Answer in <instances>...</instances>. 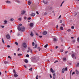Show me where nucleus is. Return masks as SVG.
<instances>
[{
    "label": "nucleus",
    "mask_w": 79,
    "mask_h": 79,
    "mask_svg": "<svg viewBox=\"0 0 79 79\" xmlns=\"http://www.w3.org/2000/svg\"><path fill=\"white\" fill-rule=\"evenodd\" d=\"M17 29L19 31H24L25 30V28L24 27H23L21 28V27L19 26L18 27Z\"/></svg>",
    "instance_id": "obj_1"
},
{
    "label": "nucleus",
    "mask_w": 79,
    "mask_h": 79,
    "mask_svg": "<svg viewBox=\"0 0 79 79\" xmlns=\"http://www.w3.org/2000/svg\"><path fill=\"white\" fill-rule=\"evenodd\" d=\"M23 47L24 48H26L27 47V45H26V43H23Z\"/></svg>",
    "instance_id": "obj_2"
},
{
    "label": "nucleus",
    "mask_w": 79,
    "mask_h": 79,
    "mask_svg": "<svg viewBox=\"0 0 79 79\" xmlns=\"http://www.w3.org/2000/svg\"><path fill=\"white\" fill-rule=\"evenodd\" d=\"M46 9L47 10H52V7H49V6H48L47 7Z\"/></svg>",
    "instance_id": "obj_3"
},
{
    "label": "nucleus",
    "mask_w": 79,
    "mask_h": 79,
    "mask_svg": "<svg viewBox=\"0 0 79 79\" xmlns=\"http://www.w3.org/2000/svg\"><path fill=\"white\" fill-rule=\"evenodd\" d=\"M6 38L7 39H10V35H9L7 34L6 35Z\"/></svg>",
    "instance_id": "obj_4"
},
{
    "label": "nucleus",
    "mask_w": 79,
    "mask_h": 79,
    "mask_svg": "<svg viewBox=\"0 0 79 79\" xmlns=\"http://www.w3.org/2000/svg\"><path fill=\"white\" fill-rule=\"evenodd\" d=\"M21 13L22 15H24V13H26V11L24 10H22V11H21Z\"/></svg>",
    "instance_id": "obj_5"
},
{
    "label": "nucleus",
    "mask_w": 79,
    "mask_h": 79,
    "mask_svg": "<svg viewBox=\"0 0 79 79\" xmlns=\"http://www.w3.org/2000/svg\"><path fill=\"white\" fill-rule=\"evenodd\" d=\"M50 71L52 73H55V71H54L52 68H51Z\"/></svg>",
    "instance_id": "obj_6"
},
{
    "label": "nucleus",
    "mask_w": 79,
    "mask_h": 79,
    "mask_svg": "<svg viewBox=\"0 0 79 79\" xmlns=\"http://www.w3.org/2000/svg\"><path fill=\"white\" fill-rule=\"evenodd\" d=\"M47 34V32L46 31H44L43 33V35H46Z\"/></svg>",
    "instance_id": "obj_7"
},
{
    "label": "nucleus",
    "mask_w": 79,
    "mask_h": 79,
    "mask_svg": "<svg viewBox=\"0 0 79 79\" xmlns=\"http://www.w3.org/2000/svg\"><path fill=\"white\" fill-rule=\"evenodd\" d=\"M64 71H65V69L64 68L62 70V73H64Z\"/></svg>",
    "instance_id": "obj_8"
},
{
    "label": "nucleus",
    "mask_w": 79,
    "mask_h": 79,
    "mask_svg": "<svg viewBox=\"0 0 79 79\" xmlns=\"http://www.w3.org/2000/svg\"><path fill=\"white\" fill-rule=\"evenodd\" d=\"M31 1H29L28 2V5H31Z\"/></svg>",
    "instance_id": "obj_9"
},
{
    "label": "nucleus",
    "mask_w": 79,
    "mask_h": 79,
    "mask_svg": "<svg viewBox=\"0 0 79 79\" xmlns=\"http://www.w3.org/2000/svg\"><path fill=\"white\" fill-rule=\"evenodd\" d=\"M43 2L44 3V4H47L48 3V2L47 1H43Z\"/></svg>",
    "instance_id": "obj_10"
},
{
    "label": "nucleus",
    "mask_w": 79,
    "mask_h": 79,
    "mask_svg": "<svg viewBox=\"0 0 79 79\" xmlns=\"http://www.w3.org/2000/svg\"><path fill=\"white\" fill-rule=\"evenodd\" d=\"M34 25V24L31 23L30 24V26L31 27H33V26Z\"/></svg>",
    "instance_id": "obj_11"
},
{
    "label": "nucleus",
    "mask_w": 79,
    "mask_h": 79,
    "mask_svg": "<svg viewBox=\"0 0 79 79\" xmlns=\"http://www.w3.org/2000/svg\"><path fill=\"white\" fill-rule=\"evenodd\" d=\"M63 61H66V58L65 57L63 58Z\"/></svg>",
    "instance_id": "obj_12"
},
{
    "label": "nucleus",
    "mask_w": 79,
    "mask_h": 79,
    "mask_svg": "<svg viewBox=\"0 0 79 79\" xmlns=\"http://www.w3.org/2000/svg\"><path fill=\"white\" fill-rule=\"evenodd\" d=\"M75 71H76V74H79V72L78 71H77V70H75Z\"/></svg>",
    "instance_id": "obj_13"
},
{
    "label": "nucleus",
    "mask_w": 79,
    "mask_h": 79,
    "mask_svg": "<svg viewBox=\"0 0 79 79\" xmlns=\"http://www.w3.org/2000/svg\"><path fill=\"white\" fill-rule=\"evenodd\" d=\"M35 15V13H33L31 14V16H34Z\"/></svg>",
    "instance_id": "obj_14"
},
{
    "label": "nucleus",
    "mask_w": 79,
    "mask_h": 79,
    "mask_svg": "<svg viewBox=\"0 0 79 79\" xmlns=\"http://www.w3.org/2000/svg\"><path fill=\"white\" fill-rule=\"evenodd\" d=\"M14 76L15 77H18V75L16 73H15Z\"/></svg>",
    "instance_id": "obj_15"
},
{
    "label": "nucleus",
    "mask_w": 79,
    "mask_h": 79,
    "mask_svg": "<svg viewBox=\"0 0 79 79\" xmlns=\"http://www.w3.org/2000/svg\"><path fill=\"white\" fill-rule=\"evenodd\" d=\"M24 61L25 63H28V61L27 59H25Z\"/></svg>",
    "instance_id": "obj_16"
},
{
    "label": "nucleus",
    "mask_w": 79,
    "mask_h": 79,
    "mask_svg": "<svg viewBox=\"0 0 79 79\" xmlns=\"http://www.w3.org/2000/svg\"><path fill=\"white\" fill-rule=\"evenodd\" d=\"M75 56V55L73 53L72 54V56L73 58V57H74Z\"/></svg>",
    "instance_id": "obj_17"
},
{
    "label": "nucleus",
    "mask_w": 79,
    "mask_h": 79,
    "mask_svg": "<svg viewBox=\"0 0 79 79\" xmlns=\"http://www.w3.org/2000/svg\"><path fill=\"white\" fill-rule=\"evenodd\" d=\"M28 50H30L31 51V53H32V51L31 49V48H30V47H28Z\"/></svg>",
    "instance_id": "obj_18"
},
{
    "label": "nucleus",
    "mask_w": 79,
    "mask_h": 79,
    "mask_svg": "<svg viewBox=\"0 0 79 79\" xmlns=\"http://www.w3.org/2000/svg\"><path fill=\"white\" fill-rule=\"evenodd\" d=\"M30 35H31V37H33V36H34V35H33V34L32 33V31H31V33L30 34Z\"/></svg>",
    "instance_id": "obj_19"
},
{
    "label": "nucleus",
    "mask_w": 79,
    "mask_h": 79,
    "mask_svg": "<svg viewBox=\"0 0 79 79\" xmlns=\"http://www.w3.org/2000/svg\"><path fill=\"white\" fill-rule=\"evenodd\" d=\"M48 44H46L44 46V47L45 48H47V47L48 46Z\"/></svg>",
    "instance_id": "obj_20"
},
{
    "label": "nucleus",
    "mask_w": 79,
    "mask_h": 79,
    "mask_svg": "<svg viewBox=\"0 0 79 79\" xmlns=\"http://www.w3.org/2000/svg\"><path fill=\"white\" fill-rule=\"evenodd\" d=\"M4 63H5V64H8L9 63L7 61H5Z\"/></svg>",
    "instance_id": "obj_21"
},
{
    "label": "nucleus",
    "mask_w": 79,
    "mask_h": 79,
    "mask_svg": "<svg viewBox=\"0 0 79 79\" xmlns=\"http://www.w3.org/2000/svg\"><path fill=\"white\" fill-rule=\"evenodd\" d=\"M56 40H56V38L53 39V41H54V42H56Z\"/></svg>",
    "instance_id": "obj_22"
},
{
    "label": "nucleus",
    "mask_w": 79,
    "mask_h": 79,
    "mask_svg": "<svg viewBox=\"0 0 79 79\" xmlns=\"http://www.w3.org/2000/svg\"><path fill=\"white\" fill-rule=\"evenodd\" d=\"M13 20H14V19H13V18H11L10 19V21H13Z\"/></svg>",
    "instance_id": "obj_23"
},
{
    "label": "nucleus",
    "mask_w": 79,
    "mask_h": 79,
    "mask_svg": "<svg viewBox=\"0 0 79 79\" xmlns=\"http://www.w3.org/2000/svg\"><path fill=\"white\" fill-rule=\"evenodd\" d=\"M4 22L5 23L4 24H6V23H7V21L6 20H5L4 21Z\"/></svg>",
    "instance_id": "obj_24"
},
{
    "label": "nucleus",
    "mask_w": 79,
    "mask_h": 79,
    "mask_svg": "<svg viewBox=\"0 0 79 79\" xmlns=\"http://www.w3.org/2000/svg\"><path fill=\"white\" fill-rule=\"evenodd\" d=\"M29 71H32V68H31V69H29Z\"/></svg>",
    "instance_id": "obj_25"
},
{
    "label": "nucleus",
    "mask_w": 79,
    "mask_h": 79,
    "mask_svg": "<svg viewBox=\"0 0 79 79\" xmlns=\"http://www.w3.org/2000/svg\"><path fill=\"white\" fill-rule=\"evenodd\" d=\"M75 42H76L75 40H73L72 41V42H73V43H75Z\"/></svg>",
    "instance_id": "obj_26"
},
{
    "label": "nucleus",
    "mask_w": 79,
    "mask_h": 79,
    "mask_svg": "<svg viewBox=\"0 0 79 79\" xmlns=\"http://www.w3.org/2000/svg\"><path fill=\"white\" fill-rule=\"evenodd\" d=\"M70 79H71V73H72V70H71L70 72Z\"/></svg>",
    "instance_id": "obj_27"
},
{
    "label": "nucleus",
    "mask_w": 79,
    "mask_h": 79,
    "mask_svg": "<svg viewBox=\"0 0 79 79\" xmlns=\"http://www.w3.org/2000/svg\"><path fill=\"white\" fill-rule=\"evenodd\" d=\"M60 29H61V30H63V27H60Z\"/></svg>",
    "instance_id": "obj_28"
},
{
    "label": "nucleus",
    "mask_w": 79,
    "mask_h": 79,
    "mask_svg": "<svg viewBox=\"0 0 79 79\" xmlns=\"http://www.w3.org/2000/svg\"><path fill=\"white\" fill-rule=\"evenodd\" d=\"M18 55L19 56H22V54H18Z\"/></svg>",
    "instance_id": "obj_29"
},
{
    "label": "nucleus",
    "mask_w": 79,
    "mask_h": 79,
    "mask_svg": "<svg viewBox=\"0 0 79 79\" xmlns=\"http://www.w3.org/2000/svg\"><path fill=\"white\" fill-rule=\"evenodd\" d=\"M2 42L3 44H4V40H3V39H2Z\"/></svg>",
    "instance_id": "obj_30"
},
{
    "label": "nucleus",
    "mask_w": 79,
    "mask_h": 79,
    "mask_svg": "<svg viewBox=\"0 0 79 79\" xmlns=\"http://www.w3.org/2000/svg\"><path fill=\"white\" fill-rule=\"evenodd\" d=\"M60 52H63V49H60Z\"/></svg>",
    "instance_id": "obj_31"
},
{
    "label": "nucleus",
    "mask_w": 79,
    "mask_h": 79,
    "mask_svg": "<svg viewBox=\"0 0 79 79\" xmlns=\"http://www.w3.org/2000/svg\"><path fill=\"white\" fill-rule=\"evenodd\" d=\"M6 2L7 3H10V1H7Z\"/></svg>",
    "instance_id": "obj_32"
},
{
    "label": "nucleus",
    "mask_w": 79,
    "mask_h": 79,
    "mask_svg": "<svg viewBox=\"0 0 79 79\" xmlns=\"http://www.w3.org/2000/svg\"><path fill=\"white\" fill-rule=\"evenodd\" d=\"M37 47V44H35V47H34V48H36Z\"/></svg>",
    "instance_id": "obj_33"
},
{
    "label": "nucleus",
    "mask_w": 79,
    "mask_h": 79,
    "mask_svg": "<svg viewBox=\"0 0 79 79\" xmlns=\"http://www.w3.org/2000/svg\"><path fill=\"white\" fill-rule=\"evenodd\" d=\"M71 29H74V27L73 26L71 27Z\"/></svg>",
    "instance_id": "obj_34"
},
{
    "label": "nucleus",
    "mask_w": 79,
    "mask_h": 79,
    "mask_svg": "<svg viewBox=\"0 0 79 79\" xmlns=\"http://www.w3.org/2000/svg\"><path fill=\"white\" fill-rule=\"evenodd\" d=\"M35 44V43H34V42H33L32 43V46H34Z\"/></svg>",
    "instance_id": "obj_35"
},
{
    "label": "nucleus",
    "mask_w": 79,
    "mask_h": 79,
    "mask_svg": "<svg viewBox=\"0 0 79 79\" xmlns=\"http://www.w3.org/2000/svg\"><path fill=\"white\" fill-rule=\"evenodd\" d=\"M71 31V29H69L67 30V31H68V32H70Z\"/></svg>",
    "instance_id": "obj_36"
},
{
    "label": "nucleus",
    "mask_w": 79,
    "mask_h": 79,
    "mask_svg": "<svg viewBox=\"0 0 79 79\" xmlns=\"http://www.w3.org/2000/svg\"><path fill=\"white\" fill-rule=\"evenodd\" d=\"M15 44H16V45H18V43H17V42H15Z\"/></svg>",
    "instance_id": "obj_37"
},
{
    "label": "nucleus",
    "mask_w": 79,
    "mask_h": 79,
    "mask_svg": "<svg viewBox=\"0 0 79 79\" xmlns=\"http://www.w3.org/2000/svg\"><path fill=\"white\" fill-rule=\"evenodd\" d=\"M8 58H10V59H11V56H8Z\"/></svg>",
    "instance_id": "obj_38"
},
{
    "label": "nucleus",
    "mask_w": 79,
    "mask_h": 79,
    "mask_svg": "<svg viewBox=\"0 0 79 79\" xmlns=\"http://www.w3.org/2000/svg\"><path fill=\"white\" fill-rule=\"evenodd\" d=\"M13 72L15 74H16V72L15 71V70H13Z\"/></svg>",
    "instance_id": "obj_39"
},
{
    "label": "nucleus",
    "mask_w": 79,
    "mask_h": 79,
    "mask_svg": "<svg viewBox=\"0 0 79 79\" xmlns=\"http://www.w3.org/2000/svg\"><path fill=\"white\" fill-rule=\"evenodd\" d=\"M29 55L28 54H27L26 55V57H29Z\"/></svg>",
    "instance_id": "obj_40"
},
{
    "label": "nucleus",
    "mask_w": 79,
    "mask_h": 79,
    "mask_svg": "<svg viewBox=\"0 0 79 79\" xmlns=\"http://www.w3.org/2000/svg\"><path fill=\"white\" fill-rule=\"evenodd\" d=\"M53 79H55V76H53Z\"/></svg>",
    "instance_id": "obj_41"
},
{
    "label": "nucleus",
    "mask_w": 79,
    "mask_h": 79,
    "mask_svg": "<svg viewBox=\"0 0 79 79\" xmlns=\"http://www.w3.org/2000/svg\"><path fill=\"white\" fill-rule=\"evenodd\" d=\"M63 22V21L62 20H60V23H61Z\"/></svg>",
    "instance_id": "obj_42"
},
{
    "label": "nucleus",
    "mask_w": 79,
    "mask_h": 79,
    "mask_svg": "<svg viewBox=\"0 0 79 79\" xmlns=\"http://www.w3.org/2000/svg\"><path fill=\"white\" fill-rule=\"evenodd\" d=\"M19 26H23V25L22 24L20 23L19 24Z\"/></svg>",
    "instance_id": "obj_43"
},
{
    "label": "nucleus",
    "mask_w": 79,
    "mask_h": 79,
    "mask_svg": "<svg viewBox=\"0 0 79 79\" xmlns=\"http://www.w3.org/2000/svg\"><path fill=\"white\" fill-rule=\"evenodd\" d=\"M29 52H31V50H28L27 51V52L28 53Z\"/></svg>",
    "instance_id": "obj_44"
},
{
    "label": "nucleus",
    "mask_w": 79,
    "mask_h": 79,
    "mask_svg": "<svg viewBox=\"0 0 79 79\" xmlns=\"http://www.w3.org/2000/svg\"><path fill=\"white\" fill-rule=\"evenodd\" d=\"M77 40L78 42H79V37H78L77 38Z\"/></svg>",
    "instance_id": "obj_45"
},
{
    "label": "nucleus",
    "mask_w": 79,
    "mask_h": 79,
    "mask_svg": "<svg viewBox=\"0 0 79 79\" xmlns=\"http://www.w3.org/2000/svg\"><path fill=\"white\" fill-rule=\"evenodd\" d=\"M28 19V20H30V19H31V18L30 17H29V18Z\"/></svg>",
    "instance_id": "obj_46"
},
{
    "label": "nucleus",
    "mask_w": 79,
    "mask_h": 79,
    "mask_svg": "<svg viewBox=\"0 0 79 79\" xmlns=\"http://www.w3.org/2000/svg\"><path fill=\"white\" fill-rule=\"evenodd\" d=\"M57 62H58V60H56V61L54 62V63H57Z\"/></svg>",
    "instance_id": "obj_47"
},
{
    "label": "nucleus",
    "mask_w": 79,
    "mask_h": 79,
    "mask_svg": "<svg viewBox=\"0 0 79 79\" xmlns=\"http://www.w3.org/2000/svg\"><path fill=\"white\" fill-rule=\"evenodd\" d=\"M7 47H8V48H9V47H10V46L9 45H8L7 46Z\"/></svg>",
    "instance_id": "obj_48"
},
{
    "label": "nucleus",
    "mask_w": 79,
    "mask_h": 79,
    "mask_svg": "<svg viewBox=\"0 0 79 79\" xmlns=\"http://www.w3.org/2000/svg\"><path fill=\"white\" fill-rule=\"evenodd\" d=\"M75 73L74 72H73L72 73V75H73V74H75Z\"/></svg>",
    "instance_id": "obj_49"
},
{
    "label": "nucleus",
    "mask_w": 79,
    "mask_h": 79,
    "mask_svg": "<svg viewBox=\"0 0 79 79\" xmlns=\"http://www.w3.org/2000/svg\"><path fill=\"white\" fill-rule=\"evenodd\" d=\"M53 76H55V73H53Z\"/></svg>",
    "instance_id": "obj_50"
},
{
    "label": "nucleus",
    "mask_w": 79,
    "mask_h": 79,
    "mask_svg": "<svg viewBox=\"0 0 79 79\" xmlns=\"http://www.w3.org/2000/svg\"><path fill=\"white\" fill-rule=\"evenodd\" d=\"M56 28H57V29H58V25H57L56 26Z\"/></svg>",
    "instance_id": "obj_51"
},
{
    "label": "nucleus",
    "mask_w": 79,
    "mask_h": 79,
    "mask_svg": "<svg viewBox=\"0 0 79 79\" xmlns=\"http://www.w3.org/2000/svg\"><path fill=\"white\" fill-rule=\"evenodd\" d=\"M65 71H67V69H68V68H67V67H66V68H65Z\"/></svg>",
    "instance_id": "obj_52"
},
{
    "label": "nucleus",
    "mask_w": 79,
    "mask_h": 79,
    "mask_svg": "<svg viewBox=\"0 0 79 79\" xmlns=\"http://www.w3.org/2000/svg\"><path fill=\"white\" fill-rule=\"evenodd\" d=\"M36 79H38V75H37L36 76Z\"/></svg>",
    "instance_id": "obj_53"
},
{
    "label": "nucleus",
    "mask_w": 79,
    "mask_h": 79,
    "mask_svg": "<svg viewBox=\"0 0 79 79\" xmlns=\"http://www.w3.org/2000/svg\"><path fill=\"white\" fill-rule=\"evenodd\" d=\"M27 19V17H25L24 18V19Z\"/></svg>",
    "instance_id": "obj_54"
},
{
    "label": "nucleus",
    "mask_w": 79,
    "mask_h": 79,
    "mask_svg": "<svg viewBox=\"0 0 79 79\" xmlns=\"http://www.w3.org/2000/svg\"><path fill=\"white\" fill-rule=\"evenodd\" d=\"M19 21H21V18H19Z\"/></svg>",
    "instance_id": "obj_55"
},
{
    "label": "nucleus",
    "mask_w": 79,
    "mask_h": 79,
    "mask_svg": "<svg viewBox=\"0 0 79 79\" xmlns=\"http://www.w3.org/2000/svg\"><path fill=\"white\" fill-rule=\"evenodd\" d=\"M61 15H60L59 17L58 18V19H60V18H61Z\"/></svg>",
    "instance_id": "obj_56"
},
{
    "label": "nucleus",
    "mask_w": 79,
    "mask_h": 79,
    "mask_svg": "<svg viewBox=\"0 0 79 79\" xmlns=\"http://www.w3.org/2000/svg\"><path fill=\"white\" fill-rule=\"evenodd\" d=\"M24 66L25 68H27V67L25 65H24Z\"/></svg>",
    "instance_id": "obj_57"
},
{
    "label": "nucleus",
    "mask_w": 79,
    "mask_h": 79,
    "mask_svg": "<svg viewBox=\"0 0 79 79\" xmlns=\"http://www.w3.org/2000/svg\"><path fill=\"white\" fill-rule=\"evenodd\" d=\"M14 55H15V56H16V54L15 53H14Z\"/></svg>",
    "instance_id": "obj_58"
},
{
    "label": "nucleus",
    "mask_w": 79,
    "mask_h": 79,
    "mask_svg": "<svg viewBox=\"0 0 79 79\" xmlns=\"http://www.w3.org/2000/svg\"><path fill=\"white\" fill-rule=\"evenodd\" d=\"M36 13L37 15H39V12H38V11H36Z\"/></svg>",
    "instance_id": "obj_59"
},
{
    "label": "nucleus",
    "mask_w": 79,
    "mask_h": 79,
    "mask_svg": "<svg viewBox=\"0 0 79 79\" xmlns=\"http://www.w3.org/2000/svg\"><path fill=\"white\" fill-rule=\"evenodd\" d=\"M39 37L40 38H42V36H39Z\"/></svg>",
    "instance_id": "obj_60"
},
{
    "label": "nucleus",
    "mask_w": 79,
    "mask_h": 79,
    "mask_svg": "<svg viewBox=\"0 0 79 79\" xmlns=\"http://www.w3.org/2000/svg\"><path fill=\"white\" fill-rule=\"evenodd\" d=\"M77 15V13H76L75 15V16H76V15Z\"/></svg>",
    "instance_id": "obj_61"
},
{
    "label": "nucleus",
    "mask_w": 79,
    "mask_h": 79,
    "mask_svg": "<svg viewBox=\"0 0 79 79\" xmlns=\"http://www.w3.org/2000/svg\"><path fill=\"white\" fill-rule=\"evenodd\" d=\"M17 2H18V3H19V2H19V0H17Z\"/></svg>",
    "instance_id": "obj_62"
},
{
    "label": "nucleus",
    "mask_w": 79,
    "mask_h": 79,
    "mask_svg": "<svg viewBox=\"0 0 79 79\" xmlns=\"http://www.w3.org/2000/svg\"><path fill=\"white\" fill-rule=\"evenodd\" d=\"M50 77H51V78H52V77L51 75H50Z\"/></svg>",
    "instance_id": "obj_63"
},
{
    "label": "nucleus",
    "mask_w": 79,
    "mask_h": 79,
    "mask_svg": "<svg viewBox=\"0 0 79 79\" xmlns=\"http://www.w3.org/2000/svg\"><path fill=\"white\" fill-rule=\"evenodd\" d=\"M58 48V46H56V49H57Z\"/></svg>",
    "instance_id": "obj_64"
}]
</instances>
